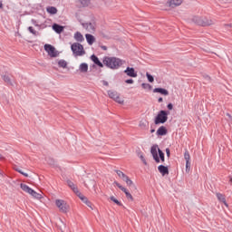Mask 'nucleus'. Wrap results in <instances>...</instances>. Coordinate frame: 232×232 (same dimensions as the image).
Wrapping results in <instances>:
<instances>
[{
    "label": "nucleus",
    "instance_id": "44",
    "mask_svg": "<svg viewBox=\"0 0 232 232\" xmlns=\"http://www.w3.org/2000/svg\"><path fill=\"white\" fill-rule=\"evenodd\" d=\"M126 84H133V79H128L125 81Z\"/></svg>",
    "mask_w": 232,
    "mask_h": 232
},
{
    "label": "nucleus",
    "instance_id": "37",
    "mask_svg": "<svg viewBox=\"0 0 232 232\" xmlns=\"http://www.w3.org/2000/svg\"><path fill=\"white\" fill-rule=\"evenodd\" d=\"M190 169H191V162L186 161V172L189 173Z\"/></svg>",
    "mask_w": 232,
    "mask_h": 232
},
{
    "label": "nucleus",
    "instance_id": "9",
    "mask_svg": "<svg viewBox=\"0 0 232 232\" xmlns=\"http://www.w3.org/2000/svg\"><path fill=\"white\" fill-rule=\"evenodd\" d=\"M167 5L170 8H177V6H180L182 5V0H169Z\"/></svg>",
    "mask_w": 232,
    "mask_h": 232
},
{
    "label": "nucleus",
    "instance_id": "16",
    "mask_svg": "<svg viewBox=\"0 0 232 232\" xmlns=\"http://www.w3.org/2000/svg\"><path fill=\"white\" fill-rule=\"evenodd\" d=\"M218 200H219V202H222L227 208V202L226 201V196L222 193H217L216 194Z\"/></svg>",
    "mask_w": 232,
    "mask_h": 232
},
{
    "label": "nucleus",
    "instance_id": "13",
    "mask_svg": "<svg viewBox=\"0 0 232 232\" xmlns=\"http://www.w3.org/2000/svg\"><path fill=\"white\" fill-rule=\"evenodd\" d=\"M158 137H164V135H168V129L165 126H161L157 130Z\"/></svg>",
    "mask_w": 232,
    "mask_h": 232
},
{
    "label": "nucleus",
    "instance_id": "5",
    "mask_svg": "<svg viewBox=\"0 0 232 232\" xmlns=\"http://www.w3.org/2000/svg\"><path fill=\"white\" fill-rule=\"evenodd\" d=\"M55 206L57 208H59L61 213H68V211H70V205H68V203L63 199H56Z\"/></svg>",
    "mask_w": 232,
    "mask_h": 232
},
{
    "label": "nucleus",
    "instance_id": "2",
    "mask_svg": "<svg viewBox=\"0 0 232 232\" xmlns=\"http://www.w3.org/2000/svg\"><path fill=\"white\" fill-rule=\"evenodd\" d=\"M169 114V111H164V110L160 111L154 119V123L156 125L165 124V122H168Z\"/></svg>",
    "mask_w": 232,
    "mask_h": 232
},
{
    "label": "nucleus",
    "instance_id": "6",
    "mask_svg": "<svg viewBox=\"0 0 232 232\" xmlns=\"http://www.w3.org/2000/svg\"><path fill=\"white\" fill-rule=\"evenodd\" d=\"M44 50L50 57H59V51H56L53 45L46 44H44Z\"/></svg>",
    "mask_w": 232,
    "mask_h": 232
},
{
    "label": "nucleus",
    "instance_id": "4",
    "mask_svg": "<svg viewBox=\"0 0 232 232\" xmlns=\"http://www.w3.org/2000/svg\"><path fill=\"white\" fill-rule=\"evenodd\" d=\"M20 188H21V189H23V191H24L25 193H28L29 195L34 197V198H37L38 200H41V198H43L42 194L37 193L32 188H29L28 185H26V184L21 183Z\"/></svg>",
    "mask_w": 232,
    "mask_h": 232
},
{
    "label": "nucleus",
    "instance_id": "40",
    "mask_svg": "<svg viewBox=\"0 0 232 232\" xmlns=\"http://www.w3.org/2000/svg\"><path fill=\"white\" fill-rule=\"evenodd\" d=\"M74 193H75V195H77V197H79V198L81 200H83L84 195H82V193H81V191L78 190V192H74Z\"/></svg>",
    "mask_w": 232,
    "mask_h": 232
},
{
    "label": "nucleus",
    "instance_id": "51",
    "mask_svg": "<svg viewBox=\"0 0 232 232\" xmlns=\"http://www.w3.org/2000/svg\"><path fill=\"white\" fill-rule=\"evenodd\" d=\"M82 200L83 201L84 204H86L88 201V198L84 197L83 199H82Z\"/></svg>",
    "mask_w": 232,
    "mask_h": 232
},
{
    "label": "nucleus",
    "instance_id": "32",
    "mask_svg": "<svg viewBox=\"0 0 232 232\" xmlns=\"http://www.w3.org/2000/svg\"><path fill=\"white\" fill-rule=\"evenodd\" d=\"M184 159L186 160V162H189L190 159H191V156L189 155V151L188 150H186L185 153H184Z\"/></svg>",
    "mask_w": 232,
    "mask_h": 232
},
{
    "label": "nucleus",
    "instance_id": "34",
    "mask_svg": "<svg viewBox=\"0 0 232 232\" xmlns=\"http://www.w3.org/2000/svg\"><path fill=\"white\" fill-rule=\"evenodd\" d=\"M146 77H147L149 82H153L155 81V78L150 72H146Z\"/></svg>",
    "mask_w": 232,
    "mask_h": 232
},
{
    "label": "nucleus",
    "instance_id": "55",
    "mask_svg": "<svg viewBox=\"0 0 232 232\" xmlns=\"http://www.w3.org/2000/svg\"><path fill=\"white\" fill-rule=\"evenodd\" d=\"M150 133H155V129L150 130Z\"/></svg>",
    "mask_w": 232,
    "mask_h": 232
},
{
    "label": "nucleus",
    "instance_id": "8",
    "mask_svg": "<svg viewBox=\"0 0 232 232\" xmlns=\"http://www.w3.org/2000/svg\"><path fill=\"white\" fill-rule=\"evenodd\" d=\"M158 148H159V145H153L150 148V153L153 157V160H155V162L157 164H159L160 162V159L159 158V151L157 150Z\"/></svg>",
    "mask_w": 232,
    "mask_h": 232
},
{
    "label": "nucleus",
    "instance_id": "20",
    "mask_svg": "<svg viewBox=\"0 0 232 232\" xmlns=\"http://www.w3.org/2000/svg\"><path fill=\"white\" fill-rule=\"evenodd\" d=\"M67 185L69 186V188H71V189H72L73 193H78L79 188L75 187V184H73L72 180L68 179Z\"/></svg>",
    "mask_w": 232,
    "mask_h": 232
},
{
    "label": "nucleus",
    "instance_id": "25",
    "mask_svg": "<svg viewBox=\"0 0 232 232\" xmlns=\"http://www.w3.org/2000/svg\"><path fill=\"white\" fill-rule=\"evenodd\" d=\"M107 93H108L110 99H112L113 101L119 95V92H117V91H108Z\"/></svg>",
    "mask_w": 232,
    "mask_h": 232
},
{
    "label": "nucleus",
    "instance_id": "36",
    "mask_svg": "<svg viewBox=\"0 0 232 232\" xmlns=\"http://www.w3.org/2000/svg\"><path fill=\"white\" fill-rule=\"evenodd\" d=\"M114 101L118 102V104H124V100L121 99V94H119Z\"/></svg>",
    "mask_w": 232,
    "mask_h": 232
},
{
    "label": "nucleus",
    "instance_id": "11",
    "mask_svg": "<svg viewBox=\"0 0 232 232\" xmlns=\"http://www.w3.org/2000/svg\"><path fill=\"white\" fill-rule=\"evenodd\" d=\"M159 172L162 175V177H166V175H169V169L168 166L160 165L158 167Z\"/></svg>",
    "mask_w": 232,
    "mask_h": 232
},
{
    "label": "nucleus",
    "instance_id": "28",
    "mask_svg": "<svg viewBox=\"0 0 232 232\" xmlns=\"http://www.w3.org/2000/svg\"><path fill=\"white\" fill-rule=\"evenodd\" d=\"M158 153H159L158 157L160 159V161L161 160V162H164L166 160V158L164 157V152L162 151V150L158 148Z\"/></svg>",
    "mask_w": 232,
    "mask_h": 232
},
{
    "label": "nucleus",
    "instance_id": "29",
    "mask_svg": "<svg viewBox=\"0 0 232 232\" xmlns=\"http://www.w3.org/2000/svg\"><path fill=\"white\" fill-rule=\"evenodd\" d=\"M79 3L83 6V8H86V6H90L92 0H79Z\"/></svg>",
    "mask_w": 232,
    "mask_h": 232
},
{
    "label": "nucleus",
    "instance_id": "42",
    "mask_svg": "<svg viewBox=\"0 0 232 232\" xmlns=\"http://www.w3.org/2000/svg\"><path fill=\"white\" fill-rule=\"evenodd\" d=\"M15 171H17V172L20 173L21 175H24V177H28V173L24 172V171L21 170L20 169H15Z\"/></svg>",
    "mask_w": 232,
    "mask_h": 232
},
{
    "label": "nucleus",
    "instance_id": "56",
    "mask_svg": "<svg viewBox=\"0 0 232 232\" xmlns=\"http://www.w3.org/2000/svg\"><path fill=\"white\" fill-rule=\"evenodd\" d=\"M229 182H230V184H232V177H230Z\"/></svg>",
    "mask_w": 232,
    "mask_h": 232
},
{
    "label": "nucleus",
    "instance_id": "12",
    "mask_svg": "<svg viewBox=\"0 0 232 232\" xmlns=\"http://www.w3.org/2000/svg\"><path fill=\"white\" fill-rule=\"evenodd\" d=\"M83 28H86L89 32H95V24L90 22V23H83L82 24Z\"/></svg>",
    "mask_w": 232,
    "mask_h": 232
},
{
    "label": "nucleus",
    "instance_id": "30",
    "mask_svg": "<svg viewBox=\"0 0 232 232\" xmlns=\"http://www.w3.org/2000/svg\"><path fill=\"white\" fill-rule=\"evenodd\" d=\"M59 68H66L68 66V63L65 60H60L58 62Z\"/></svg>",
    "mask_w": 232,
    "mask_h": 232
},
{
    "label": "nucleus",
    "instance_id": "21",
    "mask_svg": "<svg viewBox=\"0 0 232 232\" xmlns=\"http://www.w3.org/2000/svg\"><path fill=\"white\" fill-rule=\"evenodd\" d=\"M79 70L81 73H86L88 72V63H82L80 64Z\"/></svg>",
    "mask_w": 232,
    "mask_h": 232
},
{
    "label": "nucleus",
    "instance_id": "33",
    "mask_svg": "<svg viewBox=\"0 0 232 232\" xmlns=\"http://www.w3.org/2000/svg\"><path fill=\"white\" fill-rule=\"evenodd\" d=\"M28 32H30V34H33V35H39V32L35 31L32 26L28 27Z\"/></svg>",
    "mask_w": 232,
    "mask_h": 232
},
{
    "label": "nucleus",
    "instance_id": "45",
    "mask_svg": "<svg viewBox=\"0 0 232 232\" xmlns=\"http://www.w3.org/2000/svg\"><path fill=\"white\" fill-rule=\"evenodd\" d=\"M48 163L51 164V166H53V164H55V161L53 160V159H49Z\"/></svg>",
    "mask_w": 232,
    "mask_h": 232
},
{
    "label": "nucleus",
    "instance_id": "23",
    "mask_svg": "<svg viewBox=\"0 0 232 232\" xmlns=\"http://www.w3.org/2000/svg\"><path fill=\"white\" fill-rule=\"evenodd\" d=\"M1 77H2L3 81H5V82H6V84H9V86H13L12 80L10 79V76H8L6 74H2Z\"/></svg>",
    "mask_w": 232,
    "mask_h": 232
},
{
    "label": "nucleus",
    "instance_id": "17",
    "mask_svg": "<svg viewBox=\"0 0 232 232\" xmlns=\"http://www.w3.org/2000/svg\"><path fill=\"white\" fill-rule=\"evenodd\" d=\"M85 39H86L88 44H90V46H92V44H93V43H95V36H93L91 34H85Z\"/></svg>",
    "mask_w": 232,
    "mask_h": 232
},
{
    "label": "nucleus",
    "instance_id": "43",
    "mask_svg": "<svg viewBox=\"0 0 232 232\" xmlns=\"http://www.w3.org/2000/svg\"><path fill=\"white\" fill-rule=\"evenodd\" d=\"M166 154H167L168 159H169V157L171 156V150H169V148L166 149Z\"/></svg>",
    "mask_w": 232,
    "mask_h": 232
},
{
    "label": "nucleus",
    "instance_id": "53",
    "mask_svg": "<svg viewBox=\"0 0 232 232\" xmlns=\"http://www.w3.org/2000/svg\"><path fill=\"white\" fill-rule=\"evenodd\" d=\"M227 117H228V119H229L230 121H232V116H231V114L227 113Z\"/></svg>",
    "mask_w": 232,
    "mask_h": 232
},
{
    "label": "nucleus",
    "instance_id": "38",
    "mask_svg": "<svg viewBox=\"0 0 232 232\" xmlns=\"http://www.w3.org/2000/svg\"><path fill=\"white\" fill-rule=\"evenodd\" d=\"M141 86H142V88L144 89V90H151V85L150 84V83H142L141 84Z\"/></svg>",
    "mask_w": 232,
    "mask_h": 232
},
{
    "label": "nucleus",
    "instance_id": "7",
    "mask_svg": "<svg viewBox=\"0 0 232 232\" xmlns=\"http://www.w3.org/2000/svg\"><path fill=\"white\" fill-rule=\"evenodd\" d=\"M115 186H117V188H119V189H121V191H123V193H125L126 195V198H128V200H130V202H133L134 198L133 196L131 195V193H130L128 191V189L124 187H122V185H121V183L114 181Z\"/></svg>",
    "mask_w": 232,
    "mask_h": 232
},
{
    "label": "nucleus",
    "instance_id": "14",
    "mask_svg": "<svg viewBox=\"0 0 232 232\" xmlns=\"http://www.w3.org/2000/svg\"><path fill=\"white\" fill-rule=\"evenodd\" d=\"M153 92L154 93H160L161 95H165V96H168L169 95V92L164 88H160V87H158V88H155L153 90Z\"/></svg>",
    "mask_w": 232,
    "mask_h": 232
},
{
    "label": "nucleus",
    "instance_id": "57",
    "mask_svg": "<svg viewBox=\"0 0 232 232\" xmlns=\"http://www.w3.org/2000/svg\"><path fill=\"white\" fill-rule=\"evenodd\" d=\"M84 186H85V188H88V185L86 183H84Z\"/></svg>",
    "mask_w": 232,
    "mask_h": 232
},
{
    "label": "nucleus",
    "instance_id": "39",
    "mask_svg": "<svg viewBox=\"0 0 232 232\" xmlns=\"http://www.w3.org/2000/svg\"><path fill=\"white\" fill-rule=\"evenodd\" d=\"M140 128H141V130H146V121H140Z\"/></svg>",
    "mask_w": 232,
    "mask_h": 232
},
{
    "label": "nucleus",
    "instance_id": "48",
    "mask_svg": "<svg viewBox=\"0 0 232 232\" xmlns=\"http://www.w3.org/2000/svg\"><path fill=\"white\" fill-rule=\"evenodd\" d=\"M224 27H225V28H227V27H228V28H232V23H231V24H224Z\"/></svg>",
    "mask_w": 232,
    "mask_h": 232
},
{
    "label": "nucleus",
    "instance_id": "15",
    "mask_svg": "<svg viewBox=\"0 0 232 232\" xmlns=\"http://www.w3.org/2000/svg\"><path fill=\"white\" fill-rule=\"evenodd\" d=\"M53 30L55 31L57 34H63L64 32V26L58 24H53Z\"/></svg>",
    "mask_w": 232,
    "mask_h": 232
},
{
    "label": "nucleus",
    "instance_id": "47",
    "mask_svg": "<svg viewBox=\"0 0 232 232\" xmlns=\"http://www.w3.org/2000/svg\"><path fill=\"white\" fill-rule=\"evenodd\" d=\"M168 110H173V103H169L167 105Z\"/></svg>",
    "mask_w": 232,
    "mask_h": 232
},
{
    "label": "nucleus",
    "instance_id": "10",
    "mask_svg": "<svg viewBox=\"0 0 232 232\" xmlns=\"http://www.w3.org/2000/svg\"><path fill=\"white\" fill-rule=\"evenodd\" d=\"M124 73L128 75V77H132L135 78L137 77V72H135V68L133 67H127L126 70L124 71Z\"/></svg>",
    "mask_w": 232,
    "mask_h": 232
},
{
    "label": "nucleus",
    "instance_id": "35",
    "mask_svg": "<svg viewBox=\"0 0 232 232\" xmlns=\"http://www.w3.org/2000/svg\"><path fill=\"white\" fill-rule=\"evenodd\" d=\"M138 157H140V159L143 162L144 166H148V161H146V159L144 158V155H142L141 153H139Z\"/></svg>",
    "mask_w": 232,
    "mask_h": 232
},
{
    "label": "nucleus",
    "instance_id": "18",
    "mask_svg": "<svg viewBox=\"0 0 232 232\" xmlns=\"http://www.w3.org/2000/svg\"><path fill=\"white\" fill-rule=\"evenodd\" d=\"M201 26H211L213 24V20H209L206 17H201Z\"/></svg>",
    "mask_w": 232,
    "mask_h": 232
},
{
    "label": "nucleus",
    "instance_id": "46",
    "mask_svg": "<svg viewBox=\"0 0 232 232\" xmlns=\"http://www.w3.org/2000/svg\"><path fill=\"white\" fill-rule=\"evenodd\" d=\"M85 204L86 206H88V208H91V209H93V208L92 207V202H90V200H88Z\"/></svg>",
    "mask_w": 232,
    "mask_h": 232
},
{
    "label": "nucleus",
    "instance_id": "27",
    "mask_svg": "<svg viewBox=\"0 0 232 232\" xmlns=\"http://www.w3.org/2000/svg\"><path fill=\"white\" fill-rule=\"evenodd\" d=\"M192 21H193V23H195L198 26H202V17H200V16H194Z\"/></svg>",
    "mask_w": 232,
    "mask_h": 232
},
{
    "label": "nucleus",
    "instance_id": "22",
    "mask_svg": "<svg viewBox=\"0 0 232 232\" xmlns=\"http://www.w3.org/2000/svg\"><path fill=\"white\" fill-rule=\"evenodd\" d=\"M123 181L126 182L127 186H130V188H134L137 189L135 184H133V181L130 179V177L126 176V178L123 179Z\"/></svg>",
    "mask_w": 232,
    "mask_h": 232
},
{
    "label": "nucleus",
    "instance_id": "19",
    "mask_svg": "<svg viewBox=\"0 0 232 232\" xmlns=\"http://www.w3.org/2000/svg\"><path fill=\"white\" fill-rule=\"evenodd\" d=\"M74 39L77 41V43H82V41H84V36L82 34H81V32H76L74 34Z\"/></svg>",
    "mask_w": 232,
    "mask_h": 232
},
{
    "label": "nucleus",
    "instance_id": "49",
    "mask_svg": "<svg viewBox=\"0 0 232 232\" xmlns=\"http://www.w3.org/2000/svg\"><path fill=\"white\" fill-rule=\"evenodd\" d=\"M102 84H103V86H110V83H108V82L107 81H102Z\"/></svg>",
    "mask_w": 232,
    "mask_h": 232
},
{
    "label": "nucleus",
    "instance_id": "31",
    "mask_svg": "<svg viewBox=\"0 0 232 232\" xmlns=\"http://www.w3.org/2000/svg\"><path fill=\"white\" fill-rule=\"evenodd\" d=\"M115 173H117V175H118V177L120 178V179H122V180H123V179H125L126 177H128L126 174H124V172H122V171H121V170H115Z\"/></svg>",
    "mask_w": 232,
    "mask_h": 232
},
{
    "label": "nucleus",
    "instance_id": "52",
    "mask_svg": "<svg viewBox=\"0 0 232 232\" xmlns=\"http://www.w3.org/2000/svg\"><path fill=\"white\" fill-rule=\"evenodd\" d=\"M163 101H164V99H162V97H160V98L158 99V102H163Z\"/></svg>",
    "mask_w": 232,
    "mask_h": 232
},
{
    "label": "nucleus",
    "instance_id": "24",
    "mask_svg": "<svg viewBox=\"0 0 232 232\" xmlns=\"http://www.w3.org/2000/svg\"><path fill=\"white\" fill-rule=\"evenodd\" d=\"M46 11L48 14H51V15H55V14H57V8L54 6H48Z\"/></svg>",
    "mask_w": 232,
    "mask_h": 232
},
{
    "label": "nucleus",
    "instance_id": "41",
    "mask_svg": "<svg viewBox=\"0 0 232 232\" xmlns=\"http://www.w3.org/2000/svg\"><path fill=\"white\" fill-rule=\"evenodd\" d=\"M203 79H205L207 82H211V77L209 75L204 74Z\"/></svg>",
    "mask_w": 232,
    "mask_h": 232
},
{
    "label": "nucleus",
    "instance_id": "50",
    "mask_svg": "<svg viewBox=\"0 0 232 232\" xmlns=\"http://www.w3.org/2000/svg\"><path fill=\"white\" fill-rule=\"evenodd\" d=\"M101 48H102V50H104V51L108 50V47L105 45H102Z\"/></svg>",
    "mask_w": 232,
    "mask_h": 232
},
{
    "label": "nucleus",
    "instance_id": "54",
    "mask_svg": "<svg viewBox=\"0 0 232 232\" xmlns=\"http://www.w3.org/2000/svg\"><path fill=\"white\" fill-rule=\"evenodd\" d=\"M0 8L3 9V2L0 1Z\"/></svg>",
    "mask_w": 232,
    "mask_h": 232
},
{
    "label": "nucleus",
    "instance_id": "58",
    "mask_svg": "<svg viewBox=\"0 0 232 232\" xmlns=\"http://www.w3.org/2000/svg\"><path fill=\"white\" fill-rule=\"evenodd\" d=\"M103 37H106L104 34H102Z\"/></svg>",
    "mask_w": 232,
    "mask_h": 232
},
{
    "label": "nucleus",
    "instance_id": "26",
    "mask_svg": "<svg viewBox=\"0 0 232 232\" xmlns=\"http://www.w3.org/2000/svg\"><path fill=\"white\" fill-rule=\"evenodd\" d=\"M110 198L112 202H114V204H116L117 206H120V207L123 208L124 209H126V207H124V205L121 201H119L117 198H115V197L111 196Z\"/></svg>",
    "mask_w": 232,
    "mask_h": 232
},
{
    "label": "nucleus",
    "instance_id": "1",
    "mask_svg": "<svg viewBox=\"0 0 232 232\" xmlns=\"http://www.w3.org/2000/svg\"><path fill=\"white\" fill-rule=\"evenodd\" d=\"M91 61H92L96 66H99V68H104V65H106L107 68H110L111 70H119L122 64V60L120 58L110 56H105L102 63L95 54L91 55Z\"/></svg>",
    "mask_w": 232,
    "mask_h": 232
},
{
    "label": "nucleus",
    "instance_id": "3",
    "mask_svg": "<svg viewBox=\"0 0 232 232\" xmlns=\"http://www.w3.org/2000/svg\"><path fill=\"white\" fill-rule=\"evenodd\" d=\"M71 50L76 57H81L86 53L84 51V46L80 43H74L71 45Z\"/></svg>",
    "mask_w": 232,
    "mask_h": 232
}]
</instances>
